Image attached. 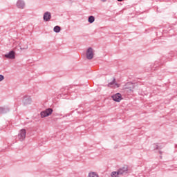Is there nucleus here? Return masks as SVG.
<instances>
[{
    "label": "nucleus",
    "mask_w": 177,
    "mask_h": 177,
    "mask_svg": "<svg viewBox=\"0 0 177 177\" xmlns=\"http://www.w3.org/2000/svg\"><path fill=\"white\" fill-rule=\"evenodd\" d=\"M53 113V109L52 108H48L46 110L41 112L40 115L41 118H45V117H49Z\"/></svg>",
    "instance_id": "2"
},
{
    "label": "nucleus",
    "mask_w": 177,
    "mask_h": 177,
    "mask_svg": "<svg viewBox=\"0 0 177 177\" xmlns=\"http://www.w3.org/2000/svg\"><path fill=\"white\" fill-rule=\"evenodd\" d=\"M88 23H91V24L93 23V21H95V17L90 16L88 17Z\"/></svg>",
    "instance_id": "16"
},
{
    "label": "nucleus",
    "mask_w": 177,
    "mask_h": 177,
    "mask_svg": "<svg viewBox=\"0 0 177 177\" xmlns=\"http://www.w3.org/2000/svg\"><path fill=\"white\" fill-rule=\"evenodd\" d=\"M176 147H177V145H176Z\"/></svg>",
    "instance_id": "20"
},
{
    "label": "nucleus",
    "mask_w": 177,
    "mask_h": 177,
    "mask_svg": "<svg viewBox=\"0 0 177 177\" xmlns=\"http://www.w3.org/2000/svg\"><path fill=\"white\" fill-rule=\"evenodd\" d=\"M118 173L119 174V176L121 175H127V174H128V167L127 166H124L122 168H120L118 170Z\"/></svg>",
    "instance_id": "6"
},
{
    "label": "nucleus",
    "mask_w": 177,
    "mask_h": 177,
    "mask_svg": "<svg viewBox=\"0 0 177 177\" xmlns=\"http://www.w3.org/2000/svg\"><path fill=\"white\" fill-rule=\"evenodd\" d=\"M118 2H122V1H124V0H118Z\"/></svg>",
    "instance_id": "18"
},
{
    "label": "nucleus",
    "mask_w": 177,
    "mask_h": 177,
    "mask_svg": "<svg viewBox=\"0 0 177 177\" xmlns=\"http://www.w3.org/2000/svg\"><path fill=\"white\" fill-rule=\"evenodd\" d=\"M3 80H5V77H3V75H0V82L1 81H3Z\"/></svg>",
    "instance_id": "17"
},
{
    "label": "nucleus",
    "mask_w": 177,
    "mask_h": 177,
    "mask_svg": "<svg viewBox=\"0 0 177 177\" xmlns=\"http://www.w3.org/2000/svg\"><path fill=\"white\" fill-rule=\"evenodd\" d=\"M4 57H6V59H15L16 57V53L15 51L11 50L9 52V53L6 54Z\"/></svg>",
    "instance_id": "9"
},
{
    "label": "nucleus",
    "mask_w": 177,
    "mask_h": 177,
    "mask_svg": "<svg viewBox=\"0 0 177 177\" xmlns=\"http://www.w3.org/2000/svg\"><path fill=\"white\" fill-rule=\"evenodd\" d=\"M93 56H95L93 48L89 47L86 50V57L88 59V60H92V59H93Z\"/></svg>",
    "instance_id": "3"
},
{
    "label": "nucleus",
    "mask_w": 177,
    "mask_h": 177,
    "mask_svg": "<svg viewBox=\"0 0 177 177\" xmlns=\"http://www.w3.org/2000/svg\"><path fill=\"white\" fill-rule=\"evenodd\" d=\"M102 1V2H106V1H107V0H101Z\"/></svg>",
    "instance_id": "19"
},
{
    "label": "nucleus",
    "mask_w": 177,
    "mask_h": 177,
    "mask_svg": "<svg viewBox=\"0 0 177 177\" xmlns=\"http://www.w3.org/2000/svg\"><path fill=\"white\" fill-rule=\"evenodd\" d=\"M88 177H99V174L95 171H90Z\"/></svg>",
    "instance_id": "13"
},
{
    "label": "nucleus",
    "mask_w": 177,
    "mask_h": 177,
    "mask_svg": "<svg viewBox=\"0 0 177 177\" xmlns=\"http://www.w3.org/2000/svg\"><path fill=\"white\" fill-rule=\"evenodd\" d=\"M27 132L26 131V129H22L19 131L18 136H17V139L20 140V142H23L24 139H26V135Z\"/></svg>",
    "instance_id": "4"
},
{
    "label": "nucleus",
    "mask_w": 177,
    "mask_h": 177,
    "mask_svg": "<svg viewBox=\"0 0 177 177\" xmlns=\"http://www.w3.org/2000/svg\"><path fill=\"white\" fill-rule=\"evenodd\" d=\"M10 111V108L8 106H1L0 107V114H6Z\"/></svg>",
    "instance_id": "7"
},
{
    "label": "nucleus",
    "mask_w": 177,
    "mask_h": 177,
    "mask_svg": "<svg viewBox=\"0 0 177 177\" xmlns=\"http://www.w3.org/2000/svg\"><path fill=\"white\" fill-rule=\"evenodd\" d=\"M53 113V109L52 108H48L46 110L41 112L40 115L41 118H45V117H49Z\"/></svg>",
    "instance_id": "1"
},
{
    "label": "nucleus",
    "mask_w": 177,
    "mask_h": 177,
    "mask_svg": "<svg viewBox=\"0 0 177 177\" xmlns=\"http://www.w3.org/2000/svg\"><path fill=\"white\" fill-rule=\"evenodd\" d=\"M43 19H44V21H49L50 20V19H52V14H50V12H49L48 11L46 12L44 14Z\"/></svg>",
    "instance_id": "8"
},
{
    "label": "nucleus",
    "mask_w": 177,
    "mask_h": 177,
    "mask_svg": "<svg viewBox=\"0 0 177 177\" xmlns=\"http://www.w3.org/2000/svg\"><path fill=\"white\" fill-rule=\"evenodd\" d=\"M16 5L18 9H24L26 6V3L23 0H18Z\"/></svg>",
    "instance_id": "10"
},
{
    "label": "nucleus",
    "mask_w": 177,
    "mask_h": 177,
    "mask_svg": "<svg viewBox=\"0 0 177 177\" xmlns=\"http://www.w3.org/2000/svg\"><path fill=\"white\" fill-rule=\"evenodd\" d=\"M111 177H120V174L118 173V171L111 172Z\"/></svg>",
    "instance_id": "14"
},
{
    "label": "nucleus",
    "mask_w": 177,
    "mask_h": 177,
    "mask_svg": "<svg viewBox=\"0 0 177 177\" xmlns=\"http://www.w3.org/2000/svg\"><path fill=\"white\" fill-rule=\"evenodd\" d=\"M61 30H62V28H61L60 26H55L54 28H53V31H54L55 32H59Z\"/></svg>",
    "instance_id": "15"
},
{
    "label": "nucleus",
    "mask_w": 177,
    "mask_h": 177,
    "mask_svg": "<svg viewBox=\"0 0 177 177\" xmlns=\"http://www.w3.org/2000/svg\"><path fill=\"white\" fill-rule=\"evenodd\" d=\"M22 102L24 106H28V104H31V103H32V100H31V97L25 95L23 97Z\"/></svg>",
    "instance_id": "5"
},
{
    "label": "nucleus",
    "mask_w": 177,
    "mask_h": 177,
    "mask_svg": "<svg viewBox=\"0 0 177 177\" xmlns=\"http://www.w3.org/2000/svg\"><path fill=\"white\" fill-rule=\"evenodd\" d=\"M112 99L114 100V102H121L122 97L121 96V94L116 93L112 96Z\"/></svg>",
    "instance_id": "11"
},
{
    "label": "nucleus",
    "mask_w": 177,
    "mask_h": 177,
    "mask_svg": "<svg viewBox=\"0 0 177 177\" xmlns=\"http://www.w3.org/2000/svg\"><path fill=\"white\" fill-rule=\"evenodd\" d=\"M108 86L109 88H120V84L115 82V79H113L111 82L108 84Z\"/></svg>",
    "instance_id": "12"
}]
</instances>
